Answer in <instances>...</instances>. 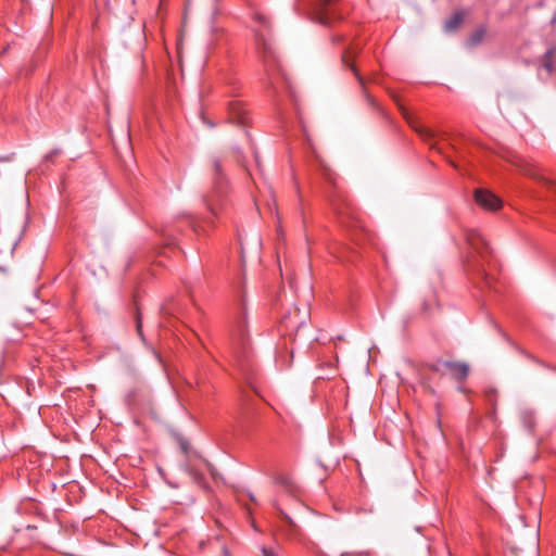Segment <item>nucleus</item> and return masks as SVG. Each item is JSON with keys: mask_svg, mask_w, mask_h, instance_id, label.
<instances>
[{"mask_svg": "<svg viewBox=\"0 0 556 556\" xmlns=\"http://www.w3.org/2000/svg\"><path fill=\"white\" fill-rule=\"evenodd\" d=\"M212 190L204 197L207 210L215 216L218 210L225 207L229 190L228 180L223 172L222 161L214 156L211 160Z\"/></svg>", "mask_w": 556, "mask_h": 556, "instance_id": "1", "label": "nucleus"}, {"mask_svg": "<svg viewBox=\"0 0 556 556\" xmlns=\"http://www.w3.org/2000/svg\"><path fill=\"white\" fill-rule=\"evenodd\" d=\"M238 327L239 342L238 346L233 351V358L236 366L242 371V374L247 375L252 367L251 354L249 350V344L245 340L243 321H240Z\"/></svg>", "mask_w": 556, "mask_h": 556, "instance_id": "2", "label": "nucleus"}, {"mask_svg": "<svg viewBox=\"0 0 556 556\" xmlns=\"http://www.w3.org/2000/svg\"><path fill=\"white\" fill-rule=\"evenodd\" d=\"M256 46L258 53L261 54L264 70L268 78L270 79V76L274 72V67L277 64V56L273 50V47L268 39L265 38L263 34L256 33L255 35Z\"/></svg>", "mask_w": 556, "mask_h": 556, "instance_id": "3", "label": "nucleus"}, {"mask_svg": "<svg viewBox=\"0 0 556 556\" xmlns=\"http://www.w3.org/2000/svg\"><path fill=\"white\" fill-rule=\"evenodd\" d=\"M308 318L309 311L307 307L300 308L294 306L292 311L283 316L282 325L288 331H298L306 324Z\"/></svg>", "mask_w": 556, "mask_h": 556, "instance_id": "4", "label": "nucleus"}, {"mask_svg": "<svg viewBox=\"0 0 556 556\" xmlns=\"http://www.w3.org/2000/svg\"><path fill=\"white\" fill-rule=\"evenodd\" d=\"M435 370L437 371L446 370L451 374V376L455 380L463 381L468 376L469 366L466 363H462V362L439 361L435 365Z\"/></svg>", "mask_w": 556, "mask_h": 556, "instance_id": "5", "label": "nucleus"}, {"mask_svg": "<svg viewBox=\"0 0 556 556\" xmlns=\"http://www.w3.org/2000/svg\"><path fill=\"white\" fill-rule=\"evenodd\" d=\"M333 0H316L314 13H313V20L324 26L330 25L331 21L337 17L336 13L332 11H329V9H328V5Z\"/></svg>", "mask_w": 556, "mask_h": 556, "instance_id": "6", "label": "nucleus"}, {"mask_svg": "<svg viewBox=\"0 0 556 556\" xmlns=\"http://www.w3.org/2000/svg\"><path fill=\"white\" fill-rule=\"evenodd\" d=\"M475 201L485 210H497L502 206V200L492 192L483 189L475 191Z\"/></svg>", "mask_w": 556, "mask_h": 556, "instance_id": "7", "label": "nucleus"}, {"mask_svg": "<svg viewBox=\"0 0 556 556\" xmlns=\"http://www.w3.org/2000/svg\"><path fill=\"white\" fill-rule=\"evenodd\" d=\"M466 240H467L468 244L478 254L481 255V257H484L486 254L490 253V247L479 230H476V229L468 230L466 232Z\"/></svg>", "mask_w": 556, "mask_h": 556, "instance_id": "8", "label": "nucleus"}, {"mask_svg": "<svg viewBox=\"0 0 556 556\" xmlns=\"http://www.w3.org/2000/svg\"><path fill=\"white\" fill-rule=\"evenodd\" d=\"M229 119L232 123L244 125L247 123V113L239 100L228 102Z\"/></svg>", "mask_w": 556, "mask_h": 556, "instance_id": "9", "label": "nucleus"}, {"mask_svg": "<svg viewBox=\"0 0 556 556\" xmlns=\"http://www.w3.org/2000/svg\"><path fill=\"white\" fill-rule=\"evenodd\" d=\"M358 51V48L353 46V45H350L348 47H345L341 53V60H342V63L352 70V72L354 73V75L356 76V78L358 79L359 84L361 85H364V79L363 77L358 74L356 67L354 66V63H353V59L354 56L356 55Z\"/></svg>", "mask_w": 556, "mask_h": 556, "instance_id": "10", "label": "nucleus"}, {"mask_svg": "<svg viewBox=\"0 0 556 556\" xmlns=\"http://www.w3.org/2000/svg\"><path fill=\"white\" fill-rule=\"evenodd\" d=\"M328 198H329L332 208L337 212V214L343 215L344 211H343V207L341 206V203H342V205L349 206V204L345 202V199L343 198V195L340 192H334V193H329Z\"/></svg>", "mask_w": 556, "mask_h": 556, "instance_id": "11", "label": "nucleus"}, {"mask_svg": "<svg viewBox=\"0 0 556 556\" xmlns=\"http://www.w3.org/2000/svg\"><path fill=\"white\" fill-rule=\"evenodd\" d=\"M521 421L525 426V428L529 431H532L535 427L536 418L535 414L531 409H522L520 413Z\"/></svg>", "mask_w": 556, "mask_h": 556, "instance_id": "12", "label": "nucleus"}, {"mask_svg": "<svg viewBox=\"0 0 556 556\" xmlns=\"http://www.w3.org/2000/svg\"><path fill=\"white\" fill-rule=\"evenodd\" d=\"M556 54V47H551L546 50V52L543 55V68L548 73L552 74L554 72V63L553 59Z\"/></svg>", "mask_w": 556, "mask_h": 556, "instance_id": "13", "label": "nucleus"}, {"mask_svg": "<svg viewBox=\"0 0 556 556\" xmlns=\"http://www.w3.org/2000/svg\"><path fill=\"white\" fill-rule=\"evenodd\" d=\"M464 16L462 13H454L444 24V28L446 31H453L458 28V26L463 23Z\"/></svg>", "mask_w": 556, "mask_h": 556, "instance_id": "14", "label": "nucleus"}, {"mask_svg": "<svg viewBox=\"0 0 556 556\" xmlns=\"http://www.w3.org/2000/svg\"><path fill=\"white\" fill-rule=\"evenodd\" d=\"M412 127L426 141H431L437 136V134L432 129L427 128L422 125L412 124Z\"/></svg>", "mask_w": 556, "mask_h": 556, "instance_id": "15", "label": "nucleus"}, {"mask_svg": "<svg viewBox=\"0 0 556 556\" xmlns=\"http://www.w3.org/2000/svg\"><path fill=\"white\" fill-rule=\"evenodd\" d=\"M319 170L325 180L337 188L336 174L324 162H320Z\"/></svg>", "mask_w": 556, "mask_h": 556, "instance_id": "16", "label": "nucleus"}, {"mask_svg": "<svg viewBox=\"0 0 556 556\" xmlns=\"http://www.w3.org/2000/svg\"><path fill=\"white\" fill-rule=\"evenodd\" d=\"M520 168L526 175H529L534 178L538 177L535 167L533 165H531L530 163L522 162V165H520Z\"/></svg>", "mask_w": 556, "mask_h": 556, "instance_id": "17", "label": "nucleus"}, {"mask_svg": "<svg viewBox=\"0 0 556 556\" xmlns=\"http://www.w3.org/2000/svg\"><path fill=\"white\" fill-rule=\"evenodd\" d=\"M484 36V30L483 29H479L477 31H475L471 37H470V41L472 45H478L481 42L482 38Z\"/></svg>", "mask_w": 556, "mask_h": 556, "instance_id": "18", "label": "nucleus"}, {"mask_svg": "<svg viewBox=\"0 0 556 556\" xmlns=\"http://www.w3.org/2000/svg\"><path fill=\"white\" fill-rule=\"evenodd\" d=\"M135 318H136L137 332L140 336V338L143 339L142 329H141V327H142V325H141V316H140L139 312L136 313V317Z\"/></svg>", "mask_w": 556, "mask_h": 556, "instance_id": "19", "label": "nucleus"}, {"mask_svg": "<svg viewBox=\"0 0 556 556\" xmlns=\"http://www.w3.org/2000/svg\"><path fill=\"white\" fill-rule=\"evenodd\" d=\"M275 482L278 483V484H281V485H285L287 486L288 485V479L283 478V477H277L275 479Z\"/></svg>", "mask_w": 556, "mask_h": 556, "instance_id": "20", "label": "nucleus"}, {"mask_svg": "<svg viewBox=\"0 0 556 556\" xmlns=\"http://www.w3.org/2000/svg\"><path fill=\"white\" fill-rule=\"evenodd\" d=\"M264 556H277L276 552L271 548H263Z\"/></svg>", "mask_w": 556, "mask_h": 556, "instance_id": "21", "label": "nucleus"}, {"mask_svg": "<svg viewBox=\"0 0 556 556\" xmlns=\"http://www.w3.org/2000/svg\"><path fill=\"white\" fill-rule=\"evenodd\" d=\"M256 21H257L260 24L264 25V26H265V25H266V23H267V22H266V18H265L264 16H262V15H256Z\"/></svg>", "mask_w": 556, "mask_h": 556, "instance_id": "22", "label": "nucleus"}, {"mask_svg": "<svg viewBox=\"0 0 556 556\" xmlns=\"http://www.w3.org/2000/svg\"><path fill=\"white\" fill-rule=\"evenodd\" d=\"M180 446H181V448H182V451H184L185 453H187V452H188L189 444H188L187 442L182 441V442L180 443Z\"/></svg>", "mask_w": 556, "mask_h": 556, "instance_id": "23", "label": "nucleus"}, {"mask_svg": "<svg viewBox=\"0 0 556 556\" xmlns=\"http://www.w3.org/2000/svg\"><path fill=\"white\" fill-rule=\"evenodd\" d=\"M341 40H342V37H341V36H339V35H336V36H333V37H332V42H333V43H337V42H339V41H341Z\"/></svg>", "mask_w": 556, "mask_h": 556, "instance_id": "24", "label": "nucleus"}, {"mask_svg": "<svg viewBox=\"0 0 556 556\" xmlns=\"http://www.w3.org/2000/svg\"><path fill=\"white\" fill-rule=\"evenodd\" d=\"M223 556H230L229 552L225 547H223Z\"/></svg>", "mask_w": 556, "mask_h": 556, "instance_id": "25", "label": "nucleus"}, {"mask_svg": "<svg viewBox=\"0 0 556 556\" xmlns=\"http://www.w3.org/2000/svg\"><path fill=\"white\" fill-rule=\"evenodd\" d=\"M250 498H251V501L255 502V498L252 494H250Z\"/></svg>", "mask_w": 556, "mask_h": 556, "instance_id": "26", "label": "nucleus"}]
</instances>
